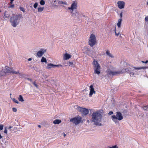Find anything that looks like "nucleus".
I'll return each mask as SVG.
<instances>
[{"instance_id": "nucleus-1", "label": "nucleus", "mask_w": 148, "mask_h": 148, "mask_svg": "<svg viewBox=\"0 0 148 148\" xmlns=\"http://www.w3.org/2000/svg\"><path fill=\"white\" fill-rule=\"evenodd\" d=\"M146 68L145 67H131L128 68H127L124 69H123L122 71H113L112 70H114L115 69L112 66H110V68L108 69L107 72L108 74L110 75H116L122 73H124L127 72L129 73L131 76H133L135 74L137 73L138 70H140L141 69H145Z\"/></svg>"}, {"instance_id": "nucleus-2", "label": "nucleus", "mask_w": 148, "mask_h": 148, "mask_svg": "<svg viewBox=\"0 0 148 148\" xmlns=\"http://www.w3.org/2000/svg\"><path fill=\"white\" fill-rule=\"evenodd\" d=\"M92 121L94 122L95 125L99 126L102 125L100 123L102 118L101 114L98 111L93 112L92 115Z\"/></svg>"}, {"instance_id": "nucleus-3", "label": "nucleus", "mask_w": 148, "mask_h": 148, "mask_svg": "<svg viewBox=\"0 0 148 148\" xmlns=\"http://www.w3.org/2000/svg\"><path fill=\"white\" fill-rule=\"evenodd\" d=\"M21 16L20 14L14 15L10 18V22L11 25L15 27L18 25L21 18Z\"/></svg>"}, {"instance_id": "nucleus-4", "label": "nucleus", "mask_w": 148, "mask_h": 148, "mask_svg": "<svg viewBox=\"0 0 148 148\" xmlns=\"http://www.w3.org/2000/svg\"><path fill=\"white\" fill-rule=\"evenodd\" d=\"M112 119L113 121L116 124H118L119 121L123 119V117L122 114L120 112H117L116 115H113L112 116Z\"/></svg>"}, {"instance_id": "nucleus-5", "label": "nucleus", "mask_w": 148, "mask_h": 148, "mask_svg": "<svg viewBox=\"0 0 148 148\" xmlns=\"http://www.w3.org/2000/svg\"><path fill=\"white\" fill-rule=\"evenodd\" d=\"M93 64L94 66V73L97 74L98 75L100 73V66L98 63L97 61L95 60H94Z\"/></svg>"}, {"instance_id": "nucleus-6", "label": "nucleus", "mask_w": 148, "mask_h": 148, "mask_svg": "<svg viewBox=\"0 0 148 148\" xmlns=\"http://www.w3.org/2000/svg\"><path fill=\"white\" fill-rule=\"evenodd\" d=\"M2 68L6 75H7L8 73H12L13 74H17L18 73H19L18 71H15L12 68H10L8 66L3 67Z\"/></svg>"}, {"instance_id": "nucleus-7", "label": "nucleus", "mask_w": 148, "mask_h": 148, "mask_svg": "<svg viewBox=\"0 0 148 148\" xmlns=\"http://www.w3.org/2000/svg\"><path fill=\"white\" fill-rule=\"evenodd\" d=\"M96 42V38L95 36L93 34H91L88 41V44L90 46L92 47Z\"/></svg>"}, {"instance_id": "nucleus-8", "label": "nucleus", "mask_w": 148, "mask_h": 148, "mask_svg": "<svg viewBox=\"0 0 148 148\" xmlns=\"http://www.w3.org/2000/svg\"><path fill=\"white\" fill-rule=\"evenodd\" d=\"M82 120V118L80 116L75 117L70 119V121L73 123L75 125L79 124Z\"/></svg>"}, {"instance_id": "nucleus-9", "label": "nucleus", "mask_w": 148, "mask_h": 148, "mask_svg": "<svg viewBox=\"0 0 148 148\" xmlns=\"http://www.w3.org/2000/svg\"><path fill=\"white\" fill-rule=\"evenodd\" d=\"M77 110L81 112L82 116H85L88 114L89 111L88 109L85 108L81 107H78L77 108Z\"/></svg>"}, {"instance_id": "nucleus-10", "label": "nucleus", "mask_w": 148, "mask_h": 148, "mask_svg": "<svg viewBox=\"0 0 148 148\" xmlns=\"http://www.w3.org/2000/svg\"><path fill=\"white\" fill-rule=\"evenodd\" d=\"M77 3L75 1H73L71 4V7H68V9L70 10V11L72 14H73V11L77 9Z\"/></svg>"}, {"instance_id": "nucleus-11", "label": "nucleus", "mask_w": 148, "mask_h": 148, "mask_svg": "<svg viewBox=\"0 0 148 148\" xmlns=\"http://www.w3.org/2000/svg\"><path fill=\"white\" fill-rule=\"evenodd\" d=\"M46 51V49H41L37 53L36 56L39 58H40Z\"/></svg>"}, {"instance_id": "nucleus-12", "label": "nucleus", "mask_w": 148, "mask_h": 148, "mask_svg": "<svg viewBox=\"0 0 148 148\" xmlns=\"http://www.w3.org/2000/svg\"><path fill=\"white\" fill-rule=\"evenodd\" d=\"M118 7L120 9H122L124 8L125 3L123 1H119L117 3Z\"/></svg>"}, {"instance_id": "nucleus-13", "label": "nucleus", "mask_w": 148, "mask_h": 148, "mask_svg": "<svg viewBox=\"0 0 148 148\" xmlns=\"http://www.w3.org/2000/svg\"><path fill=\"white\" fill-rule=\"evenodd\" d=\"M89 90L90 91L89 95L90 97H91L93 94H95L96 92L94 90L93 86L92 85H90L89 87Z\"/></svg>"}, {"instance_id": "nucleus-14", "label": "nucleus", "mask_w": 148, "mask_h": 148, "mask_svg": "<svg viewBox=\"0 0 148 148\" xmlns=\"http://www.w3.org/2000/svg\"><path fill=\"white\" fill-rule=\"evenodd\" d=\"M71 58V55L69 54L66 53L64 56V59L65 60H67Z\"/></svg>"}, {"instance_id": "nucleus-15", "label": "nucleus", "mask_w": 148, "mask_h": 148, "mask_svg": "<svg viewBox=\"0 0 148 148\" xmlns=\"http://www.w3.org/2000/svg\"><path fill=\"white\" fill-rule=\"evenodd\" d=\"M106 55L110 58H114V56L111 54V53H110V52L107 50L106 51Z\"/></svg>"}, {"instance_id": "nucleus-16", "label": "nucleus", "mask_w": 148, "mask_h": 148, "mask_svg": "<svg viewBox=\"0 0 148 148\" xmlns=\"http://www.w3.org/2000/svg\"><path fill=\"white\" fill-rule=\"evenodd\" d=\"M122 19L121 18L119 19L117 23V25L118 28H119L121 27V23Z\"/></svg>"}, {"instance_id": "nucleus-17", "label": "nucleus", "mask_w": 148, "mask_h": 148, "mask_svg": "<svg viewBox=\"0 0 148 148\" xmlns=\"http://www.w3.org/2000/svg\"><path fill=\"white\" fill-rule=\"evenodd\" d=\"M6 75L3 70V68H2V70L0 71V76H4Z\"/></svg>"}, {"instance_id": "nucleus-18", "label": "nucleus", "mask_w": 148, "mask_h": 148, "mask_svg": "<svg viewBox=\"0 0 148 148\" xmlns=\"http://www.w3.org/2000/svg\"><path fill=\"white\" fill-rule=\"evenodd\" d=\"M61 122V121L59 119H56L53 121V123L55 124H58Z\"/></svg>"}, {"instance_id": "nucleus-19", "label": "nucleus", "mask_w": 148, "mask_h": 148, "mask_svg": "<svg viewBox=\"0 0 148 148\" xmlns=\"http://www.w3.org/2000/svg\"><path fill=\"white\" fill-rule=\"evenodd\" d=\"M18 99L19 101L21 102H23L24 101V100L23 99V97L21 95H19L18 97Z\"/></svg>"}, {"instance_id": "nucleus-20", "label": "nucleus", "mask_w": 148, "mask_h": 148, "mask_svg": "<svg viewBox=\"0 0 148 148\" xmlns=\"http://www.w3.org/2000/svg\"><path fill=\"white\" fill-rule=\"evenodd\" d=\"M52 68H53V64L51 63L48 64L46 67L47 69H50Z\"/></svg>"}, {"instance_id": "nucleus-21", "label": "nucleus", "mask_w": 148, "mask_h": 148, "mask_svg": "<svg viewBox=\"0 0 148 148\" xmlns=\"http://www.w3.org/2000/svg\"><path fill=\"white\" fill-rule=\"evenodd\" d=\"M38 9V12H41L42 11H43L44 9V8L43 7H38L37 8Z\"/></svg>"}, {"instance_id": "nucleus-22", "label": "nucleus", "mask_w": 148, "mask_h": 148, "mask_svg": "<svg viewBox=\"0 0 148 148\" xmlns=\"http://www.w3.org/2000/svg\"><path fill=\"white\" fill-rule=\"evenodd\" d=\"M9 14H7V12L6 11H5L4 12V17L5 18H8L9 17Z\"/></svg>"}, {"instance_id": "nucleus-23", "label": "nucleus", "mask_w": 148, "mask_h": 148, "mask_svg": "<svg viewBox=\"0 0 148 148\" xmlns=\"http://www.w3.org/2000/svg\"><path fill=\"white\" fill-rule=\"evenodd\" d=\"M41 62H47V61L46 60V58L44 57H43L42 58Z\"/></svg>"}, {"instance_id": "nucleus-24", "label": "nucleus", "mask_w": 148, "mask_h": 148, "mask_svg": "<svg viewBox=\"0 0 148 148\" xmlns=\"http://www.w3.org/2000/svg\"><path fill=\"white\" fill-rule=\"evenodd\" d=\"M58 3L60 4H63L67 5V3L66 2H64L63 1H58Z\"/></svg>"}, {"instance_id": "nucleus-25", "label": "nucleus", "mask_w": 148, "mask_h": 148, "mask_svg": "<svg viewBox=\"0 0 148 148\" xmlns=\"http://www.w3.org/2000/svg\"><path fill=\"white\" fill-rule=\"evenodd\" d=\"M45 2L43 0H41L40 2V3L42 5H44L45 4Z\"/></svg>"}, {"instance_id": "nucleus-26", "label": "nucleus", "mask_w": 148, "mask_h": 148, "mask_svg": "<svg viewBox=\"0 0 148 148\" xmlns=\"http://www.w3.org/2000/svg\"><path fill=\"white\" fill-rule=\"evenodd\" d=\"M143 109L145 111H148V105L144 106L143 107Z\"/></svg>"}, {"instance_id": "nucleus-27", "label": "nucleus", "mask_w": 148, "mask_h": 148, "mask_svg": "<svg viewBox=\"0 0 148 148\" xmlns=\"http://www.w3.org/2000/svg\"><path fill=\"white\" fill-rule=\"evenodd\" d=\"M12 101L15 103L18 104L19 103V102L15 98H13L12 99Z\"/></svg>"}, {"instance_id": "nucleus-28", "label": "nucleus", "mask_w": 148, "mask_h": 148, "mask_svg": "<svg viewBox=\"0 0 148 148\" xmlns=\"http://www.w3.org/2000/svg\"><path fill=\"white\" fill-rule=\"evenodd\" d=\"M38 4L37 3V2L35 3H34V5H33L34 7L35 8H36L38 6Z\"/></svg>"}, {"instance_id": "nucleus-29", "label": "nucleus", "mask_w": 148, "mask_h": 148, "mask_svg": "<svg viewBox=\"0 0 148 148\" xmlns=\"http://www.w3.org/2000/svg\"><path fill=\"white\" fill-rule=\"evenodd\" d=\"M53 68H55V67H58L59 66H62V65L61 64H58V65H54L53 64Z\"/></svg>"}, {"instance_id": "nucleus-30", "label": "nucleus", "mask_w": 148, "mask_h": 148, "mask_svg": "<svg viewBox=\"0 0 148 148\" xmlns=\"http://www.w3.org/2000/svg\"><path fill=\"white\" fill-rule=\"evenodd\" d=\"M7 127H5V130H4V133L5 134H7Z\"/></svg>"}, {"instance_id": "nucleus-31", "label": "nucleus", "mask_w": 148, "mask_h": 148, "mask_svg": "<svg viewBox=\"0 0 148 148\" xmlns=\"http://www.w3.org/2000/svg\"><path fill=\"white\" fill-rule=\"evenodd\" d=\"M108 148H118V147L116 145L112 146V147H109Z\"/></svg>"}, {"instance_id": "nucleus-32", "label": "nucleus", "mask_w": 148, "mask_h": 148, "mask_svg": "<svg viewBox=\"0 0 148 148\" xmlns=\"http://www.w3.org/2000/svg\"><path fill=\"white\" fill-rule=\"evenodd\" d=\"M4 125L2 124L0 125V130H2L3 128Z\"/></svg>"}, {"instance_id": "nucleus-33", "label": "nucleus", "mask_w": 148, "mask_h": 148, "mask_svg": "<svg viewBox=\"0 0 148 148\" xmlns=\"http://www.w3.org/2000/svg\"><path fill=\"white\" fill-rule=\"evenodd\" d=\"M115 35H116V36H119H119H121V34H120L119 32H118L117 34L116 33V31L115 30Z\"/></svg>"}, {"instance_id": "nucleus-34", "label": "nucleus", "mask_w": 148, "mask_h": 148, "mask_svg": "<svg viewBox=\"0 0 148 148\" xmlns=\"http://www.w3.org/2000/svg\"><path fill=\"white\" fill-rule=\"evenodd\" d=\"M20 9L23 12H25V10L23 7H20Z\"/></svg>"}, {"instance_id": "nucleus-35", "label": "nucleus", "mask_w": 148, "mask_h": 148, "mask_svg": "<svg viewBox=\"0 0 148 148\" xmlns=\"http://www.w3.org/2000/svg\"><path fill=\"white\" fill-rule=\"evenodd\" d=\"M12 110L13 112H16L17 111V110L16 108H12Z\"/></svg>"}, {"instance_id": "nucleus-36", "label": "nucleus", "mask_w": 148, "mask_h": 148, "mask_svg": "<svg viewBox=\"0 0 148 148\" xmlns=\"http://www.w3.org/2000/svg\"><path fill=\"white\" fill-rule=\"evenodd\" d=\"M33 84L36 87V88H38V86L36 84L35 82H33Z\"/></svg>"}, {"instance_id": "nucleus-37", "label": "nucleus", "mask_w": 148, "mask_h": 148, "mask_svg": "<svg viewBox=\"0 0 148 148\" xmlns=\"http://www.w3.org/2000/svg\"><path fill=\"white\" fill-rule=\"evenodd\" d=\"M73 63L71 62H69L68 64L69 66H71L73 64Z\"/></svg>"}, {"instance_id": "nucleus-38", "label": "nucleus", "mask_w": 148, "mask_h": 148, "mask_svg": "<svg viewBox=\"0 0 148 148\" xmlns=\"http://www.w3.org/2000/svg\"><path fill=\"white\" fill-rule=\"evenodd\" d=\"M14 4H11L9 7L11 8H13L14 7Z\"/></svg>"}, {"instance_id": "nucleus-39", "label": "nucleus", "mask_w": 148, "mask_h": 148, "mask_svg": "<svg viewBox=\"0 0 148 148\" xmlns=\"http://www.w3.org/2000/svg\"><path fill=\"white\" fill-rule=\"evenodd\" d=\"M145 20L146 21H148V16L145 17Z\"/></svg>"}, {"instance_id": "nucleus-40", "label": "nucleus", "mask_w": 148, "mask_h": 148, "mask_svg": "<svg viewBox=\"0 0 148 148\" xmlns=\"http://www.w3.org/2000/svg\"><path fill=\"white\" fill-rule=\"evenodd\" d=\"M142 62L144 63H147L148 62V60H146V61H142Z\"/></svg>"}, {"instance_id": "nucleus-41", "label": "nucleus", "mask_w": 148, "mask_h": 148, "mask_svg": "<svg viewBox=\"0 0 148 148\" xmlns=\"http://www.w3.org/2000/svg\"><path fill=\"white\" fill-rule=\"evenodd\" d=\"M113 113V112L112 111H110L108 113V114L109 115H111Z\"/></svg>"}, {"instance_id": "nucleus-42", "label": "nucleus", "mask_w": 148, "mask_h": 148, "mask_svg": "<svg viewBox=\"0 0 148 148\" xmlns=\"http://www.w3.org/2000/svg\"><path fill=\"white\" fill-rule=\"evenodd\" d=\"M26 79L29 80L31 82H32V80L30 78H26Z\"/></svg>"}, {"instance_id": "nucleus-43", "label": "nucleus", "mask_w": 148, "mask_h": 148, "mask_svg": "<svg viewBox=\"0 0 148 148\" xmlns=\"http://www.w3.org/2000/svg\"><path fill=\"white\" fill-rule=\"evenodd\" d=\"M122 16H123V13L121 12L120 14V16L121 17V18L122 17Z\"/></svg>"}, {"instance_id": "nucleus-44", "label": "nucleus", "mask_w": 148, "mask_h": 148, "mask_svg": "<svg viewBox=\"0 0 148 148\" xmlns=\"http://www.w3.org/2000/svg\"><path fill=\"white\" fill-rule=\"evenodd\" d=\"M17 74H19L20 76V77H22V75H23L22 74L19 73V72Z\"/></svg>"}, {"instance_id": "nucleus-45", "label": "nucleus", "mask_w": 148, "mask_h": 148, "mask_svg": "<svg viewBox=\"0 0 148 148\" xmlns=\"http://www.w3.org/2000/svg\"><path fill=\"white\" fill-rule=\"evenodd\" d=\"M32 60V58H29L28 59V60L29 61H30Z\"/></svg>"}, {"instance_id": "nucleus-46", "label": "nucleus", "mask_w": 148, "mask_h": 148, "mask_svg": "<svg viewBox=\"0 0 148 148\" xmlns=\"http://www.w3.org/2000/svg\"><path fill=\"white\" fill-rule=\"evenodd\" d=\"M12 128V127L11 126H10L9 127H7V129H10Z\"/></svg>"}, {"instance_id": "nucleus-47", "label": "nucleus", "mask_w": 148, "mask_h": 148, "mask_svg": "<svg viewBox=\"0 0 148 148\" xmlns=\"http://www.w3.org/2000/svg\"><path fill=\"white\" fill-rule=\"evenodd\" d=\"M2 138V136L1 135V134H0V139H1Z\"/></svg>"}, {"instance_id": "nucleus-48", "label": "nucleus", "mask_w": 148, "mask_h": 148, "mask_svg": "<svg viewBox=\"0 0 148 148\" xmlns=\"http://www.w3.org/2000/svg\"><path fill=\"white\" fill-rule=\"evenodd\" d=\"M56 1V0H52L53 2L54 3H55Z\"/></svg>"}, {"instance_id": "nucleus-49", "label": "nucleus", "mask_w": 148, "mask_h": 148, "mask_svg": "<svg viewBox=\"0 0 148 148\" xmlns=\"http://www.w3.org/2000/svg\"><path fill=\"white\" fill-rule=\"evenodd\" d=\"M38 127L39 128H41V125H38Z\"/></svg>"}, {"instance_id": "nucleus-50", "label": "nucleus", "mask_w": 148, "mask_h": 148, "mask_svg": "<svg viewBox=\"0 0 148 148\" xmlns=\"http://www.w3.org/2000/svg\"><path fill=\"white\" fill-rule=\"evenodd\" d=\"M13 2H11V1H10V4H12Z\"/></svg>"}, {"instance_id": "nucleus-51", "label": "nucleus", "mask_w": 148, "mask_h": 148, "mask_svg": "<svg viewBox=\"0 0 148 148\" xmlns=\"http://www.w3.org/2000/svg\"><path fill=\"white\" fill-rule=\"evenodd\" d=\"M80 17H81V16H78V17H77V18H80Z\"/></svg>"}, {"instance_id": "nucleus-52", "label": "nucleus", "mask_w": 148, "mask_h": 148, "mask_svg": "<svg viewBox=\"0 0 148 148\" xmlns=\"http://www.w3.org/2000/svg\"><path fill=\"white\" fill-rule=\"evenodd\" d=\"M64 137H65L66 136V134H64Z\"/></svg>"}, {"instance_id": "nucleus-53", "label": "nucleus", "mask_w": 148, "mask_h": 148, "mask_svg": "<svg viewBox=\"0 0 148 148\" xmlns=\"http://www.w3.org/2000/svg\"><path fill=\"white\" fill-rule=\"evenodd\" d=\"M14 0H10V1H11V2H13Z\"/></svg>"}, {"instance_id": "nucleus-54", "label": "nucleus", "mask_w": 148, "mask_h": 148, "mask_svg": "<svg viewBox=\"0 0 148 148\" xmlns=\"http://www.w3.org/2000/svg\"><path fill=\"white\" fill-rule=\"evenodd\" d=\"M147 5H148V1H147Z\"/></svg>"}, {"instance_id": "nucleus-55", "label": "nucleus", "mask_w": 148, "mask_h": 148, "mask_svg": "<svg viewBox=\"0 0 148 148\" xmlns=\"http://www.w3.org/2000/svg\"><path fill=\"white\" fill-rule=\"evenodd\" d=\"M11 95H12L11 93H10V96H11Z\"/></svg>"}, {"instance_id": "nucleus-56", "label": "nucleus", "mask_w": 148, "mask_h": 148, "mask_svg": "<svg viewBox=\"0 0 148 148\" xmlns=\"http://www.w3.org/2000/svg\"><path fill=\"white\" fill-rule=\"evenodd\" d=\"M88 121V122L89 120H88V121Z\"/></svg>"}, {"instance_id": "nucleus-57", "label": "nucleus", "mask_w": 148, "mask_h": 148, "mask_svg": "<svg viewBox=\"0 0 148 148\" xmlns=\"http://www.w3.org/2000/svg\"><path fill=\"white\" fill-rule=\"evenodd\" d=\"M1 12V10H0V12Z\"/></svg>"}]
</instances>
